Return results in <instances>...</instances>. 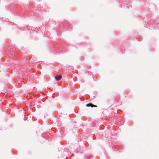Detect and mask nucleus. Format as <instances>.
I'll return each mask as SVG.
<instances>
[{
    "instance_id": "obj_2",
    "label": "nucleus",
    "mask_w": 159,
    "mask_h": 159,
    "mask_svg": "<svg viewBox=\"0 0 159 159\" xmlns=\"http://www.w3.org/2000/svg\"><path fill=\"white\" fill-rule=\"evenodd\" d=\"M86 106L87 107H97V106L95 105H94L91 103H90L86 105Z\"/></svg>"
},
{
    "instance_id": "obj_1",
    "label": "nucleus",
    "mask_w": 159,
    "mask_h": 159,
    "mask_svg": "<svg viewBox=\"0 0 159 159\" xmlns=\"http://www.w3.org/2000/svg\"><path fill=\"white\" fill-rule=\"evenodd\" d=\"M61 78L62 76L60 75H57L55 77V79L57 81L61 79Z\"/></svg>"
}]
</instances>
